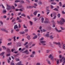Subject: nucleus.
I'll return each instance as SVG.
<instances>
[{
    "label": "nucleus",
    "mask_w": 65,
    "mask_h": 65,
    "mask_svg": "<svg viewBox=\"0 0 65 65\" xmlns=\"http://www.w3.org/2000/svg\"><path fill=\"white\" fill-rule=\"evenodd\" d=\"M21 61H20V62H18V63H16L15 64V65H21Z\"/></svg>",
    "instance_id": "0eeeda50"
},
{
    "label": "nucleus",
    "mask_w": 65,
    "mask_h": 65,
    "mask_svg": "<svg viewBox=\"0 0 65 65\" xmlns=\"http://www.w3.org/2000/svg\"><path fill=\"white\" fill-rule=\"evenodd\" d=\"M13 39H14V41H15V36H14V37H13Z\"/></svg>",
    "instance_id": "8fccbe9b"
},
{
    "label": "nucleus",
    "mask_w": 65,
    "mask_h": 65,
    "mask_svg": "<svg viewBox=\"0 0 65 65\" xmlns=\"http://www.w3.org/2000/svg\"><path fill=\"white\" fill-rule=\"evenodd\" d=\"M8 40L9 41H11V39H9Z\"/></svg>",
    "instance_id": "052dcab7"
},
{
    "label": "nucleus",
    "mask_w": 65,
    "mask_h": 65,
    "mask_svg": "<svg viewBox=\"0 0 65 65\" xmlns=\"http://www.w3.org/2000/svg\"><path fill=\"white\" fill-rule=\"evenodd\" d=\"M5 30V29H3V28H2L1 29V30H2V31H4Z\"/></svg>",
    "instance_id": "bf43d9fd"
},
{
    "label": "nucleus",
    "mask_w": 65,
    "mask_h": 65,
    "mask_svg": "<svg viewBox=\"0 0 65 65\" xmlns=\"http://www.w3.org/2000/svg\"><path fill=\"white\" fill-rule=\"evenodd\" d=\"M60 28L61 30H64V29H65V28H62V26H60Z\"/></svg>",
    "instance_id": "72a5a7b5"
},
{
    "label": "nucleus",
    "mask_w": 65,
    "mask_h": 65,
    "mask_svg": "<svg viewBox=\"0 0 65 65\" xmlns=\"http://www.w3.org/2000/svg\"><path fill=\"white\" fill-rule=\"evenodd\" d=\"M4 53H5V52H3L2 53L0 54V56H3L4 55Z\"/></svg>",
    "instance_id": "9d476101"
},
{
    "label": "nucleus",
    "mask_w": 65,
    "mask_h": 65,
    "mask_svg": "<svg viewBox=\"0 0 65 65\" xmlns=\"http://www.w3.org/2000/svg\"><path fill=\"white\" fill-rule=\"evenodd\" d=\"M15 18H14V19L12 20V22H13L14 21H15Z\"/></svg>",
    "instance_id": "37998d69"
},
{
    "label": "nucleus",
    "mask_w": 65,
    "mask_h": 65,
    "mask_svg": "<svg viewBox=\"0 0 65 65\" xmlns=\"http://www.w3.org/2000/svg\"><path fill=\"white\" fill-rule=\"evenodd\" d=\"M41 20H42L41 23H43V21H44V18H41Z\"/></svg>",
    "instance_id": "4468645a"
},
{
    "label": "nucleus",
    "mask_w": 65,
    "mask_h": 65,
    "mask_svg": "<svg viewBox=\"0 0 65 65\" xmlns=\"http://www.w3.org/2000/svg\"><path fill=\"white\" fill-rule=\"evenodd\" d=\"M54 20H52L51 21V23H54Z\"/></svg>",
    "instance_id": "13d9d810"
},
{
    "label": "nucleus",
    "mask_w": 65,
    "mask_h": 65,
    "mask_svg": "<svg viewBox=\"0 0 65 65\" xmlns=\"http://www.w3.org/2000/svg\"><path fill=\"white\" fill-rule=\"evenodd\" d=\"M50 22L48 21H45L44 22V23H50Z\"/></svg>",
    "instance_id": "2eb2a0df"
},
{
    "label": "nucleus",
    "mask_w": 65,
    "mask_h": 65,
    "mask_svg": "<svg viewBox=\"0 0 65 65\" xmlns=\"http://www.w3.org/2000/svg\"><path fill=\"white\" fill-rule=\"evenodd\" d=\"M36 38H37V36H34L33 38V39H35Z\"/></svg>",
    "instance_id": "f8f14e48"
},
{
    "label": "nucleus",
    "mask_w": 65,
    "mask_h": 65,
    "mask_svg": "<svg viewBox=\"0 0 65 65\" xmlns=\"http://www.w3.org/2000/svg\"><path fill=\"white\" fill-rule=\"evenodd\" d=\"M22 22V20H19V23H21V22Z\"/></svg>",
    "instance_id": "09e8293b"
},
{
    "label": "nucleus",
    "mask_w": 65,
    "mask_h": 65,
    "mask_svg": "<svg viewBox=\"0 0 65 65\" xmlns=\"http://www.w3.org/2000/svg\"><path fill=\"white\" fill-rule=\"evenodd\" d=\"M38 12V11H35V12H34L33 13V14L35 16L36 15V14H37V13Z\"/></svg>",
    "instance_id": "39448f33"
},
{
    "label": "nucleus",
    "mask_w": 65,
    "mask_h": 65,
    "mask_svg": "<svg viewBox=\"0 0 65 65\" xmlns=\"http://www.w3.org/2000/svg\"><path fill=\"white\" fill-rule=\"evenodd\" d=\"M53 38H54L53 37V36H51L50 37V39H53Z\"/></svg>",
    "instance_id": "7c9ffc66"
},
{
    "label": "nucleus",
    "mask_w": 65,
    "mask_h": 65,
    "mask_svg": "<svg viewBox=\"0 0 65 65\" xmlns=\"http://www.w3.org/2000/svg\"><path fill=\"white\" fill-rule=\"evenodd\" d=\"M21 16H23V17H26V15L24 13H23L21 14Z\"/></svg>",
    "instance_id": "b1692460"
},
{
    "label": "nucleus",
    "mask_w": 65,
    "mask_h": 65,
    "mask_svg": "<svg viewBox=\"0 0 65 65\" xmlns=\"http://www.w3.org/2000/svg\"><path fill=\"white\" fill-rule=\"evenodd\" d=\"M28 42H26V43H25V44H24V45H27V44H28Z\"/></svg>",
    "instance_id": "864d4df0"
},
{
    "label": "nucleus",
    "mask_w": 65,
    "mask_h": 65,
    "mask_svg": "<svg viewBox=\"0 0 65 65\" xmlns=\"http://www.w3.org/2000/svg\"><path fill=\"white\" fill-rule=\"evenodd\" d=\"M17 28H18L19 27H18V26L17 25H15L14 26V30H16V29H17Z\"/></svg>",
    "instance_id": "20e7f679"
},
{
    "label": "nucleus",
    "mask_w": 65,
    "mask_h": 65,
    "mask_svg": "<svg viewBox=\"0 0 65 65\" xmlns=\"http://www.w3.org/2000/svg\"><path fill=\"white\" fill-rule=\"evenodd\" d=\"M51 8H54V7L53 6H52V5H51Z\"/></svg>",
    "instance_id": "4d7b16f0"
},
{
    "label": "nucleus",
    "mask_w": 65,
    "mask_h": 65,
    "mask_svg": "<svg viewBox=\"0 0 65 65\" xmlns=\"http://www.w3.org/2000/svg\"><path fill=\"white\" fill-rule=\"evenodd\" d=\"M35 51H33L32 52V54H33V55L35 54Z\"/></svg>",
    "instance_id": "5fc2aeb1"
},
{
    "label": "nucleus",
    "mask_w": 65,
    "mask_h": 65,
    "mask_svg": "<svg viewBox=\"0 0 65 65\" xmlns=\"http://www.w3.org/2000/svg\"><path fill=\"white\" fill-rule=\"evenodd\" d=\"M15 60L16 61H20V59L19 58H17L15 59Z\"/></svg>",
    "instance_id": "aec40b11"
},
{
    "label": "nucleus",
    "mask_w": 65,
    "mask_h": 65,
    "mask_svg": "<svg viewBox=\"0 0 65 65\" xmlns=\"http://www.w3.org/2000/svg\"><path fill=\"white\" fill-rule=\"evenodd\" d=\"M57 64H58L59 63V61L58 59H57Z\"/></svg>",
    "instance_id": "473e14b6"
},
{
    "label": "nucleus",
    "mask_w": 65,
    "mask_h": 65,
    "mask_svg": "<svg viewBox=\"0 0 65 65\" xmlns=\"http://www.w3.org/2000/svg\"><path fill=\"white\" fill-rule=\"evenodd\" d=\"M63 48L65 50V44H63Z\"/></svg>",
    "instance_id": "cd10ccee"
},
{
    "label": "nucleus",
    "mask_w": 65,
    "mask_h": 65,
    "mask_svg": "<svg viewBox=\"0 0 65 65\" xmlns=\"http://www.w3.org/2000/svg\"><path fill=\"white\" fill-rule=\"evenodd\" d=\"M62 55H59V59H62Z\"/></svg>",
    "instance_id": "4be33fe9"
},
{
    "label": "nucleus",
    "mask_w": 65,
    "mask_h": 65,
    "mask_svg": "<svg viewBox=\"0 0 65 65\" xmlns=\"http://www.w3.org/2000/svg\"><path fill=\"white\" fill-rule=\"evenodd\" d=\"M43 40V38H42L40 39H39V40Z\"/></svg>",
    "instance_id": "680f3d73"
},
{
    "label": "nucleus",
    "mask_w": 65,
    "mask_h": 65,
    "mask_svg": "<svg viewBox=\"0 0 65 65\" xmlns=\"http://www.w3.org/2000/svg\"><path fill=\"white\" fill-rule=\"evenodd\" d=\"M6 5L8 7V8H7V10H10V9H12V7L11 6L8 5L7 4H6Z\"/></svg>",
    "instance_id": "7ed1b4c3"
},
{
    "label": "nucleus",
    "mask_w": 65,
    "mask_h": 65,
    "mask_svg": "<svg viewBox=\"0 0 65 65\" xmlns=\"http://www.w3.org/2000/svg\"><path fill=\"white\" fill-rule=\"evenodd\" d=\"M54 57L52 56L51 58V60H52V61H54Z\"/></svg>",
    "instance_id": "f704fd0d"
},
{
    "label": "nucleus",
    "mask_w": 65,
    "mask_h": 65,
    "mask_svg": "<svg viewBox=\"0 0 65 65\" xmlns=\"http://www.w3.org/2000/svg\"><path fill=\"white\" fill-rule=\"evenodd\" d=\"M6 11L5 10L3 11V13L4 14H5V13H6Z\"/></svg>",
    "instance_id": "c756f323"
},
{
    "label": "nucleus",
    "mask_w": 65,
    "mask_h": 65,
    "mask_svg": "<svg viewBox=\"0 0 65 65\" xmlns=\"http://www.w3.org/2000/svg\"><path fill=\"white\" fill-rule=\"evenodd\" d=\"M53 10H55V11H59V10L56 8H55V9H54Z\"/></svg>",
    "instance_id": "a211bd4d"
},
{
    "label": "nucleus",
    "mask_w": 65,
    "mask_h": 65,
    "mask_svg": "<svg viewBox=\"0 0 65 65\" xmlns=\"http://www.w3.org/2000/svg\"><path fill=\"white\" fill-rule=\"evenodd\" d=\"M29 23H30V24H31V25H32V24H33V23L32 22L30 21Z\"/></svg>",
    "instance_id": "79ce46f5"
},
{
    "label": "nucleus",
    "mask_w": 65,
    "mask_h": 65,
    "mask_svg": "<svg viewBox=\"0 0 65 65\" xmlns=\"http://www.w3.org/2000/svg\"><path fill=\"white\" fill-rule=\"evenodd\" d=\"M55 29L57 31V32H58V33H60V32H62V31L61 30H59L57 28H55Z\"/></svg>",
    "instance_id": "423d86ee"
},
{
    "label": "nucleus",
    "mask_w": 65,
    "mask_h": 65,
    "mask_svg": "<svg viewBox=\"0 0 65 65\" xmlns=\"http://www.w3.org/2000/svg\"><path fill=\"white\" fill-rule=\"evenodd\" d=\"M10 56V54L9 53V54L7 55V56Z\"/></svg>",
    "instance_id": "0e129e2a"
},
{
    "label": "nucleus",
    "mask_w": 65,
    "mask_h": 65,
    "mask_svg": "<svg viewBox=\"0 0 65 65\" xmlns=\"http://www.w3.org/2000/svg\"><path fill=\"white\" fill-rule=\"evenodd\" d=\"M59 4L60 6L61 7L62 6V3H61V2H59Z\"/></svg>",
    "instance_id": "5701e85b"
},
{
    "label": "nucleus",
    "mask_w": 65,
    "mask_h": 65,
    "mask_svg": "<svg viewBox=\"0 0 65 65\" xmlns=\"http://www.w3.org/2000/svg\"><path fill=\"white\" fill-rule=\"evenodd\" d=\"M40 43H45V41H40Z\"/></svg>",
    "instance_id": "6ab92c4d"
},
{
    "label": "nucleus",
    "mask_w": 65,
    "mask_h": 65,
    "mask_svg": "<svg viewBox=\"0 0 65 65\" xmlns=\"http://www.w3.org/2000/svg\"><path fill=\"white\" fill-rule=\"evenodd\" d=\"M7 61H8V63H10V60H9V59H7Z\"/></svg>",
    "instance_id": "6e6d98bb"
},
{
    "label": "nucleus",
    "mask_w": 65,
    "mask_h": 65,
    "mask_svg": "<svg viewBox=\"0 0 65 65\" xmlns=\"http://www.w3.org/2000/svg\"><path fill=\"white\" fill-rule=\"evenodd\" d=\"M60 14L59 13H58L57 14V17H58V18H60Z\"/></svg>",
    "instance_id": "f3484780"
},
{
    "label": "nucleus",
    "mask_w": 65,
    "mask_h": 65,
    "mask_svg": "<svg viewBox=\"0 0 65 65\" xmlns=\"http://www.w3.org/2000/svg\"><path fill=\"white\" fill-rule=\"evenodd\" d=\"M60 62H61L62 61H64L63 62V64H65V57H62V58L61 59H60Z\"/></svg>",
    "instance_id": "f03ea898"
},
{
    "label": "nucleus",
    "mask_w": 65,
    "mask_h": 65,
    "mask_svg": "<svg viewBox=\"0 0 65 65\" xmlns=\"http://www.w3.org/2000/svg\"><path fill=\"white\" fill-rule=\"evenodd\" d=\"M30 57H32V58H33L34 56L33 55L31 54L30 56Z\"/></svg>",
    "instance_id": "2f4dec72"
},
{
    "label": "nucleus",
    "mask_w": 65,
    "mask_h": 65,
    "mask_svg": "<svg viewBox=\"0 0 65 65\" xmlns=\"http://www.w3.org/2000/svg\"><path fill=\"white\" fill-rule=\"evenodd\" d=\"M13 32V29H12L11 30V33H12Z\"/></svg>",
    "instance_id": "338daca9"
},
{
    "label": "nucleus",
    "mask_w": 65,
    "mask_h": 65,
    "mask_svg": "<svg viewBox=\"0 0 65 65\" xmlns=\"http://www.w3.org/2000/svg\"><path fill=\"white\" fill-rule=\"evenodd\" d=\"M27 39H28V40H30V39H31V38H30V36L29 35L27 37Z\"/></svg>",
    "instance_id": "6e6552de"
},
{
    "label": "nucleus",
    "mask_w": 65,
    "mask_h": 65,
    "mask_svg": "<svg viewBox=\"0 0 65 65\" xmlns=\"http://www.w3.org/2000/svg\"><path fill=\"white\" fill-rule=\"evenodd\" d=\"M11 65H15V64H14V63H12V62H11Z\"/></svg>",
    "instance_id": "c03bdc74"
},
{
    "label": "nucleus",
    "mask_w": 65,
    "mask_h": 65,
    "mask_svg": "<svg viewBox=\"0 0 65 65\" xmlns=\"http://www.w3.org/2000/svg\"><path fill=\"white\" fill-rule=\"evenodd\" d=\"M7 51L8 53H10L11 52V51H10V49L8 48H7Z\"/></svg>",
    "instance_id": "1a4fd4ad"
},
{
    "label": "nucleus",
    "mask_w": 65,
    "mask_h": 65,
    "mask_svg": "<svg viewBox=\"0 0 65 65\" xmlns=\"http://www.w3.org/2000/svg\"><path fill=\"white\" fill-rule=\"evenodd\" d=\"M61 20L60 21V22H58V23H59L60 24V25H62L64 24V23L65 22V20L63 18L61 19Z\"/></svg>",
    "instance_id": "f257e3e1"
},
{
    "label": "nucleus",
    "mask_w": 65,
    "mask_h": 65,
    "mask_svg": "<svg viewBox=\"0 0 65 65\" xmlns=\"http://www.w3.org/2000/svg\"><path fill=\"white\" fill-rule=\"evenodd\" d=\"M47 62H48V63L49 64H51V62H50V61L49 60H48Z\"/></svg>",
    "instance_id": "e433bc0d"
},
{
    "label": "nucleus",
    "mask_w": 65,
    "mask_h": 65,
    "mask_svg": "<svg viewBox=\"0 0 65 65\" xmlns=\"http://www.w3.org/2000/svg\"><path fill=\"white\" fill-rule=\"evenodd\" d=\"M23 26L24 28H27V27H26V26H25V25L23 24Z\"/></svg>",
    "instance_id": "c9c22d12"
},
{
    "label": "nucleus",
    "mask_w": 65,
    "mask_h": 65,
    "mask_svg": "<svg viewBox=\"0 0 65 65\" xmlns=\"http://www.w3.org/2000/svg\"><path fill=\"white\" fill-rule=\"evenodd\" d=\"M20 2V1L19 0H17L15 1V2H16L17 3L18 2Z\"/></svg>",
    "instance_id": "a878e982"
},
{
    "label": "nucleus",
    "mask_w": 65,
    "mask_h": 65,
    "mask_svg": "<svg viewBox=\"0 0 65 65\" xmlns=\"http://www.w3.org/2000/svg\"><path fill=\"white\" fill-rule=\"evenodd\" d=\"M20 3L21 4H23V3L24 4V3H25V2H24V1L22 0L20 2Z\"/></svg>",
    "instance_id": "9b49d317"
},
{
    "label": "nucleus",
    "mask_w": 65,
    "mask_h": 65,
    "mask_svg": "<svg viewBox=\"0 0 65 65\" xmlns=\"http://www.w3.org/2000/svg\"><path fill=\"white\" fill-rule=\"evenodd\" d=\"M2 47L4 50H5L6 49V47L5 46H3Z\"/></svg>",
    "instance_id": "dca6fc26"
},
{
    "label": "nucleus",
    "mask_w": 65,
    "mask_h": 65,
    "mask_svg": "<svg viewBox=\"0 0 65 65\" xmlns=\"http://www.w3.org/2000/svg\"><path fill=\"white\" fill-rule=\"evenodd\" d=\"M4 31L5 32H6V33H8V31L7 30L5 29V30H4Z\"/></svg>",
    "instance_id": "c85d7f7f"
},
{
    "label": "nucleus",
    "mask_w": 65,
    "mask_h": 65,
    "mask_svg": "<svg viewBox=\"0 0 65 65\" xmlns=\"http://www.w3.org/2000/svg\"><path fill=\"white\" fill-rule=\"evenodd\" d=\"M25 53H27L26 54H29V52L28 51V50H26L25 51Z\"/></svg>",
    "instance_id": "412c9836"
},
{
    "label": "nucleus",
    "mask_w": 65,
    "mask_h": 65,
    "mask_svg": "<svg viewBox=\"0 0 65 65\" xmlns=\"http://www.w3.org/2000/svg\"><path fill=\"white\" fill-rule=\"evenodd\" d=\"M40 16V14H39L38 15V17H39Z\"/></svg>",
    "instance_id": "69168bd1"
},
{
    "label": "nucleus",
    "mask_w": 65,
    "mask_h": 65,
    "mask_svg": "<svg viewBox=\"0 0 65 65\" xmlns=\"http://www.w3.org/2000/svg\"><path fill=\"white\" fill-rule=\"evenodd\" d=\"M45 36H47V37H49V34H46Z\"/></svg>",
    "instance_id": "a19ab883"
},
{
    "label": "nucleus",
    "mask_w": 65,
    "mask_h": 65,
    "mask_svg": "<svg viewBox=\"0 0 65 65\" xmlns=\"http://www.w3.org/2000/svg\"><path fill=\"white\" fill-rule=\"evenodd\" d=\"M2 6L3 8H4V9L5 8L4 7V6H3V5H2Z\"/></svg>",
    "instance_id": "3c124183"
},
{
    "label": "nucleus",
    "mask_w": 65,
    "mask_h": 65,
    "mask_svg": "<svg viewBox=\"0 0 65 65\" xmlns=\"http://www.w3.org/2000/svg\"><path fill=\"white\" fill-rule=\"evenodd\" d=\"M19 34H25V32H19Z\"/></svg>",
    "instance_id": "ddd939ff"
},
{
    "label": "nucleus",
    "mask_w": 65,
    "mask_h": 65,
    "mask_svg": "<svg viewBox=\"0 0 65 65\" xmlns=\"http://www.w3.org/2000/svg\"><path fill=\"white\" fill-rule=\"evenodd\" d=\"M24 31L25 32H28V29H26L24 30Z\"/></svg>",
    "instance_id": "a18cd8bd"
},
{
    "label": "nucleus",
    "mask_w": 65,
    "mask_h": 65,
    "mask_svg": "<svg viewBox=\"0 0 65 65\" xmlns=\"http://www.w3.org/2000/svg\"><path fill=\"white\" fill-rule=\"evenodd\" d=\"M51 4H52L55 5V4H56V3L54 2H53L51 3Z\"/></svg>",
    "instance_id": "58836bf2"
},
{
    "label": "nucleus",
    "mask_w": 65,
    "mask_h": 65,
    "mask_svg": "<svg viewBox=\"0 0 65 65\" xmlns=\"http://www.w3.org/2000/svg\"><path fill=\"white\" fill-rule=\"evenodd\" d=\"M11 44H12V43L11 42L9 43H8L7 44V45H11Z\"/></svg>",
    "instance_id": "393cba45"
},
{
    "label": "nucleus",
    "mask_w": 65,
    "mask_h": 65,
    "mask_svg": "<svg viewBox=\"0 0 65 65\" xmlns=\"http://www.w3.org/2000/svg\"><path fill=\"white\" fill-rule=\"evenodd\" d=\"M61 13L63 14H65V12H64V11H61Z\"/></svg>",
    "instance_id": "4c0bfd02"
},
{
    "label": "nucleus",
    "mask_w": 65,
    "mask_h": 65,
    "mask_svg": "<svg viewBox=\"0 0 65 65\" xmlns=\"http://www.w3.org/2000/svg\"><path fill=\"white\" fill-rule=\"evenodd\" d=\"M42 28V27H41V26L39 27V29H40L41 31V32H42V30L41 29Z\"/></svg>",
    "instance_id": "bb28decb"
},
{
    "label": "nucleus",
    "mask_w": 65,
    "mask_h": 65,
    "mask_svg": "<svg viewBox=\"0 0 65 65\" xmlns=\"http://www.w3.org/2000/svg\"><path fill=\"white\" fill-rule=\"evenodd\" d=\"M33 7L32 6H29V9H31V8H32Z\"/></svg>",
    "instance_id": "ea45409f"
},
{
    "label": "nucleus",
    "mask_w": 65,
    "mask_h": 65,
    "mask_svg": "<svg viewBox=\"0 0 65 65\" xmlns=\"http://www.w3.org/2000/svg\"><path fill=\"white\" fill-rule=\"evenodd\" d=\"M20 20V19L19 17H18L17 18V20H19H19Z\"/></svg>",
    "instance_id": "e2e57ef3"
},
{
    "label": "nucleus",
    "mask_w": 65,
    "mask_h": 65,
    "mask_svg": "<svg viewBox=\"0 0 65 65\" xmlns=\"http://www.w3.org/2000/svg\"><path fill=\"white\" fill-rule=\"evenodd\" d=\"M27 17L28 19H29V20H30V17H29V16H27Z\"/></svg>",
    "instance_id": "49530a36"
},
{
    "label": "nucleus",
    "mask_w": 65,
    "mask_h": 65,
    "mask_svg": "<svg viewBox=\"0 0 65 65\" xmlns=\"http://www.w3.org/2000/svg\"><path fill=\"white\" fill-rule=\"evenodd\" d=\"M53 43H54V44H58V43L56 42H53Z\"/></svg>",
    "instance_id": "de8ad7c7"
},
{
    "label": "nucleus",
    "mask_w": 65,
    "mask_h": 65,
    "mask_svg": "<svg viewBox=\"0 0 65 65\" xmlns=\"http://www.w3.org/2000/svg\"><path fill=\"white\" fill-rule=\"evenodd\" d=\"M39 4H40V5H41V4H42V2H40V1L39 2Z\"/></svg>",
    "instance_id": "603ef678"
},
{
    "label": "nucleus",
    "mask_w": 65,
    "mask_h": 65,
    "mask_svg": "<svg viewBox=\"0 0 65 65\" xmlns=\"http://www.w3.org/2000/svg\"><path fill=\"white\" fill-rule=\"evenodd\" d=\"M42 45L43 46L44 45H46V44L45 43H43L42 44Z\"/></svg>",
    "instance_id": "774afa93"
}]
</instances>
